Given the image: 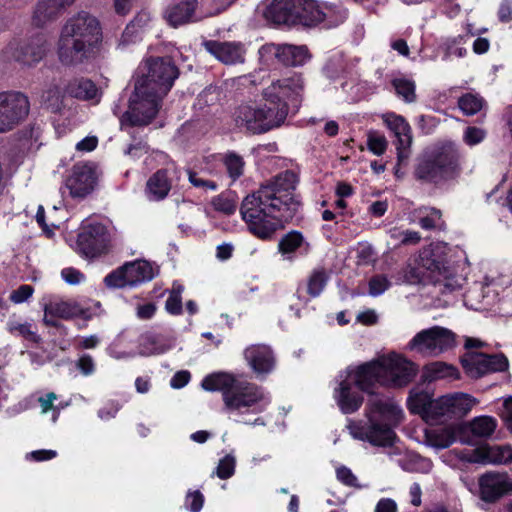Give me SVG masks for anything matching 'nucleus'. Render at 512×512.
<instances>
[{
  "label": "nucleus",
  "mask_w": 512,
  "mask_h": 512,
  "mask_svg": "<svg viewBox=\"0 0 512 512\" xmlns=\"http://www.w3.org/2000/svg\"><path fill=\"white\" fill-rule=\"evenodd\" d=\"M174 346L175 341L171 337L146 333L140 337L139 354L143 356L159 355L166 353Z\"/></svg>",
  "instance_id": "nucleus-31"
},
{
  "label": "nucleus",
  "mask_w": 512,
  "mask_h": 512,
  "mask_svg": "<svg viewBox=\"0 0 512 512\" xmlns=\"http://www.w3.org/2000/svg\"><path fill=\"white\" fill-rule=\"evenodd\" d=\"M388 235L394 247L416 245L421 241V235L417 231L392 227Z\"/></svg>",
  "instance_id": "nucleus-41"
},
{
  "label": "nucleus",
  "mask_w": 512,
  "mask_h": 512,
  "mask_svg": "<svg viewBox=\"0 0 512 512\" xmlns=\"http://www.w3.org/2000/svg\"><path fill=\"white\" fill-rule=\"evenodd\" d=\"M120 409V403L111 400L104 404V406L98 410L97 415L102 421H109L116 417Z\"/></svg>",
  "instance_id": "nucleus-58"
},
{
  "label": "nucleus",
  "mask_w": 512,
  "mask_h": 512,
  "mask_svg": "<svg viewBox=\"0 0 512 512\" xmlns=\"http://www.w3.org/2000/svg\"><path fill=\"white\" fill-rule=\"evenodd\" d=\"M205 49L224 64L232 65L244 62L245 48L240 42L207 41Z\"/></svg>",
  "instance_id": "nucleus-28"
},
{
  "label": "nucleus",
  "mask_w": 512,
  "mask_h": 512,
  "mask_svg": "<svg viewBox=\"0 0 512 512\" xmlns=\"http://www.w3.org/2000/svg\"><path fill=\"white\" fill-rule=\"evenodd\" d=\"M222 161L232 181H236L243 175L245 162L242 156L235 152H228L223 156Z\"/></svg>",
  "instance_id": "nucleus-43"
},
{
  "label": "nucleus",
  "mask_w": 512,
  "mask_h": 512,
  "mask_svg": "<svg viewBox=\"0 0 512 512\" xmlns=\"http://www.w3.org/2000/svg\"><path fill=\"white\" fill-rule=\"evenodd\" d=\"M497 427V421L490 416L475 417L466 426H462V434L469 432L474 438L485 439L490 437Z\"/></svg>",
  "instance_id": "nucleus-35"
},
{
  "label": "nucleus",
  "mask_w": 512,
  "mask_h": 512,
  "mask_svg": "<svg viewBox=\"0 0 512 512\" xmlns=\"http://www.w3.org/2000/svg\"><path fill=\"white\" fill-rule=\"evenodd\" d=\"M260 60L266 65H272L275 61L281 63V44L269 43L259 49Z\"/></svg>",
  "instance_id": "nucleus-49"
},
{
  "label": "nucleus",
  "mask_w": 512,
  "mask_h": 512,
  "mask_svg": "<svg viewBox=\"0 0 512 512\" xmlns=\"http://www.w3.org/2000/svg\"><path fill=\"white\" fill-rule=\"evenodd\" d=\"M6 327L8 332L13 336L22 337L23 339L34 343L40 341L36 327L32 323L25 321L20 317H10L7 321Z\"/></svg>",
  "instance_id": "nucleus-37"
},
{
  "label": "nucleus",
  "mask_w": 512,
  "mask_h": 512,
  "mask_svg": "<svg viewBox=\"0 0 512 512\" xmlns=\"http://www.w3.org/2000/svg\"><path fill=\"white\" fill-rule=\"evenodd\" d=\"M458 152L453 145H447L418 160L414 175L426 183L438 184L452 177L458 166Z\"/></svg>",
  "instance_id": "nucleus-9"
},
{
  "label": "nucleus",
  "mask_w": 512,
  "mask_h": 512,
  "mask_svg": "<svg viewBox=\"0 0 512 512\" xmlns=\"http://www.w3.org/2000/svg\"><path fill=\"white\" fill-rule=\"evenodd\" d=\"M297 177L284 171L242 201L240 213L249 231L262 240L273 237L298 212Z\"/></svg>",
  "instance_id": "nucleus-1"
},
{
  "label": "nucleus",
  "mask_w": 512,
  "mask_h": 512,
  "mask_svg": "<svg viewBox=\"0 0 512 512\" xmlns=\"http://www.w3.org/2000/svg\"><path fill=\"white\" fill-rule=\"evenodd\" d=\"M189 182L198 189L204 191L217 189V184L214 181L207 179L203 172H196L191 169L187 170Z\"/></svg>",
  "instance_id": "nucleus-53"
},
{
  "label": "nucleus",
  "mask_w": 512,
  "mask_h": 512,
  "mask_svg": "<svg viewBox=\"0 0 512 512\" xmlns=\"http://www.w3.org/2000/svg\"><path fill=\"white\" fill-rule=\"evenodd\" d=\"M141 39V34L139 33V30L133 27L130 23L126 26L120 41L118 43V48L125 49L130 44L137 42Z\"/></svg>",
  "instance_id": "nucleus-57"
},
{
  "label": "nucleus",
  "mask_w": 512,
  "mask_h": 512,
  "mask_svg": "<svg viewBox=\"0 0 512 512\" xmlns=\"http://www.w3.org/2000/svg\"><path fill=\"white\" fill-rule=\"evenodd\" d=\"M111 235L107 227L99 222L83 225L77 237V251L87 259L99 257L108 252Z\"/></svg>",
  "instance_id": "nucleus-18"
},
{
  "label": "nucleus",
  "mask_w": 512,
  "mask_h": 512,
  "mask_svg": "<svg viewBox=\"0 0 512 512\" xmlns=\"http://www.w3.org/2000/svg\"><path fill=\"white\" fill-rule=\"evenodd\" d=\"M304 92V81L300 74L277 79L263 89L262 95L274 109L284 106L285 119L289 113V103L296 104Z\"/></svg>",
  "instance_id": "nucleus-13"
},
{
  "label": "nucleus",
  "mask_w": 512,
  "mask_h": 512,
  "mask_svg": "<svg viewBox=\"0 0 512 512\" xmlns=\"http://www.w3.org/2000/svg\"><path fill=\"white\" fill-rule=\"evenodd\" d=\"M484 105L483 98L475 93H466L458 100L460 110L468 116L478 113Z\"/></svg>",
  "instance_id": "nucleus-44"
},
{
  "label": "nucleus",
  "mask_w": 512,
  "mask_h": 512,
  "mask_svg": "<svg viewBox=\"0 0 512 512\" xmlns=\"http://www.w3.org/2000/svg\"><path fill=\"white\" fill-rule=\"evenodd\" d=\"M206 391H221L224 410L235 422L250 426H265L263 413L271 403V396L263 387L218 372L207 375L201 382Z\"/></svg>",
  "instance_id": "nucleus-2"
},
{
  "label": "nucleus",
  "mask_w": 512,
  "mask_h": 512,
  "mask_svg": "<svg viewBox=\"0 0 512 512\" xmlns=\"http://www.w3.org/2000/svg\"><path fill=\"white\" fill-rule=\"evenodd\" d=\"M42 305L45 313L57 318L68 320L78 316L87 317L85 310L75 301L51 297L43 299Z\"/></svg>",
  "instance_id": "nucleus-30"
},
{
  "label": "nucleus",
  "mask_w": 512,
  "mask_h": 512,
  "mask_svg": "<svg viewBox=\"0 0 512 512\" xmlns=\"http://www.w3.org/2000/svg\"><path fill=\"white\" fill-rule=\"evenodd\" d=\"M432 400L426 391H411L407 405L411 413L419 414L425 420Z\"/></svg>",
  "instance_id": "nucleus-40"
},
{
  "label": "nucleus",
  "mask_w": 512,
  "mask_h": 512,
  "mask_svg": "<svg viewBox=\"0 0 512 512\" xmlns=\"http://www.w3.org/2000/svg\"><path fill=\"white\" fill-rule=\"evenodd\" d=\"M383 121L397 139V159L398 163L402 164L410 156V146L412 144L411 127L402 116L395 113L383 115Z\"/></svg>",
  "instance_id": "nucleus-23"
},
{
  "label": "nucleus",
  "mask_w": 512,
  "mask_h": 512,
  "mask_svg": "<svg viewBox=\"0 0 512 512\" xmlns=\"http://www.w3.org/2000/svg\"><path fill=\"white\" fill-rule=\"evenodd\" d=\"M310 58L305 45L281 44V64L286 66H302Z\"/></svg>",
  "instance_id": "nucleus-36"
},
{
  "label": "nucleus",
  "mask_w": 512,
  "mask_h": 512,
  "mask_svg": "<svg viewBox=\"0 0 512 512\" xmlns=\"http://www.w3.org/2000/svg\"><path fill=\"white\" fill-rule=\"evenodd\" d=\"M392 85L396 91V94L405 102L412 103L415 101V83L412 80L403 77L395 78L392 81Z\"/></svg>",
  "instance_id": "nucleus-45"
},
{
  "label": "nucleus",
  "mask_w": 512,
  "mask_h": 512,
  "mask_svg": "<svg viewBox=\"0 0 512 512\" xmlns=\"http://www.w3.org/2000/svg\"><path fill=\"white\" fill-rule=\"evenodd\" d=\"M362 364L349 366L334 379L333 398L344 414L359 410L364 401V392H371L373 386Z\"/></svg>",
  "instance_id": "nucleus-7"
},
{
  "label": "nucleus",
  "mask_w": 512,
  "mask_h": 512,
  "mask_svg": "<svg viewBox=\"0 0 512 512\" xmlns=\"http://www.w3.org/2000/svg\"><path fill=\"white\" fill-rule=\"evenodd\" d=\"M365 419L350 421L347 425L350 435L376 447H389L390 459L401 454L399 447H394L397 438L394 431L403 420L404 414L400 404L393 398L375 396L368 400Z\"/></svg>",
  "instance_id": "nucleus-3"
},
{
  "label": "nucleus",
  "mask_w": 512,
  "mask_h": 512,
  "mask_svg": "<svg viewBox=\"0 0 512 512\" xmlns=\"http://www.w3.org/2000/svg\"><path fill=\"white\" fill-rule=\"evenodd\" d=\"M212 205L216 211H219L226 215L233 214L237 209V204L234 198L227 194H221L216 196L212 200Z\"/></svg>",
  "instance_id": "nucleus-51"
},
{
  "label": "nucleus",
  "mask_w": 512,
  "mask_h": 512,
  "mask_svg": "<svg viewBox=\"0 0 512 512\" xmlns=\"http://www.w3.org/2000/svg\"><path fill=\"white\" fill-rule=\"evenodd\" d=\"M29 100L23 93H0V133L15 128L29 113Z\"/></svg>",
  "instance_id": "nucleus-19"
},
{
  "label": "nucleus",
  "mask_w": 512,
  "mask_h": 512,
  "mask_svg": "<svg viewBox=\"0 0 512 512\" xmlns=\"http://www.w3.org/2000/svg\"><path fill=\"white\" fill-rule=\"evenodd\" d=\"M301 0H274L264 11V17L275 24L296 25V9Z\"/></svg>",
  "instance_id": "nucleus-29"
},
{
  "label": "nucleus",
  "mask_w": 512,
  "mask_h": 512,
  "mask_svg": "<svg viewBox=\"0 0 512 512\" xmlns=\"http://www.w3.org/2000/svg\"><path fill=\"white\" fill-rule=\"evenodd\" d=\"M102 41L98 19L86 11L68 18L61 28L57 43L59 60L64 65H76L88 59Z\"/></svg>",
  "instance_id": "nucleus-4"
},
{
  "label": "nucleus",
  "mask_w": 512,
  "mask_h": 512,
  "mask_svg": "<svg viewBox=\"0 0 512 512\" xmlns=\"http://www.w3.org/2000/svg\"><path fill=\"white\" fill-rule=\"evenodd\" d=\"M441 212L437 209H430L429 213L419 219V225L425 230H431L439 225Z\"/></svg>",
  "instance_id": "nucleus-59"
},
{
  "label": "nucleus",
  "mask_w": 512,
  "mask_h": 512,
  "mask_svg": "<svg viewBox=\"0 0 512 512\" xmlns=\"http://www.w3.org/2000/svg\"><path fill=\"white\" fill-rule=\"evenodd\" d=\"M343 92L347 95L346 99L350 102H356L365 97L370 91L371 86L368 82L360 80L356 76H350L341 83Z\"/></svg>",
  "instance_id": "nucleus-38"
},
{
  "label": "nucleus",
  "mask_w": 512,
  "mask_h": 512,
  "mask_svg": "<svg viewBox=\"0 0 512 512\" xmlns=\"http://www.w3.org/2000/svg\"><path fill=\"white\" fill-rule=\"evenodd\" d=\"M33 288L30 285H22L10 294V300L16 304L23 303L33 294Z\"/></svg>",
  "instance_id": "nucleus-64"
},
{
  "label": "nucleus",
  "mask_w": 512,
  "mask_h": 512,
  "mask_svg": "<svg viewBox=\"0 0 512 512\" xmlns=\"http://www.w3.org/2000/svg\"><path fill=\"white\" fill-rule=\"evenodd\" d=\"M455 346V334L442 326L423 329L408 342L407 349L425 356H438Z\"/></svg>",
  "instance_id": "nucleus-14"
},
{
  "label": "nucleus",
  "mask_w": 512,
  "mask_h": 512,
  "mask_svg": "<svg viewBox=\"0 0 512 512\" xmlns=\"http://www.w3.org/2000/svg\"><path fill=\"white\" fill-rule=\"evenodd\" d=\"M336 476L341 483L347 486H357L356 476L352 473V471L349 468L345 466H341L336 469Z\"/></svg>",
  "instance_id": "nucleus-63"
},
{
  "label": "nucleus",
  "mask_w": 512,
  "mask_h": 512,
  "mask_svg": "<svg viewBox=\"0 0 512 512\" xmlns=\"http://www.w3.org/2000/svg\"><path fill=\"white\" fill-rule=\"evenodd\" d=\"M480 497L486 502H494L512 491V480L506 473L489 472L479 478Z\"/></svg>",
  "instance_id": "nucleus-25"
},
{
  "label": "nucleus",
  "mask_w": 512,
  "mask_h": 512,
  "mask_svg": "<svg viewBox=\"0 0 512 512\" xmlns=\"http://www.w3.org/2000/svg\"><path fill=\"white\" fill-rule=\"evenodd\" d=\"M303 243V235L300 232L291 231L280 240L279 251L283 255H290L300 248Z\"/></svg>",
  "instance_id": "nucleus-48"
},
{
  "label": "nucleus",
  "mask_w": 512,
  "mask_h": 512,
  "mask_svg": "<svg viewBox=\"0 0 512 512\" xmlns=\"http://www.w3.org/2000/svg\"><path fill=\"white\" fill-rule=\"evenodd\" d=\"M391 286V282L387 276L378 274L370 278L368 282V293L372 297H378L387 291Z\"/></svg>",
  "instance_id": "nucleus-50"
},
{
  "label": "nucleus",
  "mask_w": 512,
  "mask_h": 512,
  "mask_svg": "<svg viewBox=\"0 0 512 512\" xmlns=\"http://www.w3.org/2000/svg\"><path fill=\"white\" fill-rule=\"evenodd\" d=\"M235 468H236V457L232 454H226L224 457H222L215 470L212 472L211 476H217L218 478L222 480H227L231 478L235 474Z\"/></svg>",
  "instance_id": "nucleus-46"
},
{
  "label": "nucleus",
  "mask_w": 512,
  "mask_h": 512,
  "mask_svg": "<svg viewBox=\"0 0 512 512\" xmlns=\"http://www.w3.org/2000/svg\"><path fill=\"white\" fill-rule=\"evenodd\" d=\"M474 33L467 32L465 34H459L457 36L448 37L444 42L445 54L444 59L447 60L453 56L462 58L467 54L465 45L470 40Z\"/></svg>",
  "instance_id": "nucleus-39"
},
{
  "label": "nucleus",
  "mask_w": 512,
  "mask_h": 512,
  "mask_svg": "<svg viewBox=\"0 0 512 512\" xmlns=\"http://www.w3.org/2000/svg\"><path fill=\"white\" fill-rule=\"evenodd\" d=\"M232 123L240 131L262 134L280 127L285 121L284 106L274 109L269 104L242 103L231 115Z\"/></svg>",
  "instance_id": "nucleus-8"
},
{
  "label": "nucleus",
  "mask_w": 512,
  "mask_h": 512,
  "mask_svg": "<svg viewBox=\"0 0 512 512\" xmlns=\"http://www.w3.org/2000/svg\"><path fill=\"white\" fill-rule=\"evenodd\" d=\"M76 0H39L34 8L32 24L42 28L55 21Z\"/></svg>",
  "instance_id": "nucleus-27"
},
{
  "label": "nucleus",
  "mask_w": 512,
  "mask_h": 512,
  "mask_svg": "<svg viewBox=\"0 0 512 512\" xmlns=\"http://www.w3.org/2000/svg\"><path fill=\"white\" fill-rule=\"evenodd\" d=\"M486 131L480 127L468 126L463 131V142L472 147L480 144L486 138Z\"/></svg>",
  "instance_id": "nucleus-55"
},
{
  "label": "nucleus",
  "mask_w": 512,
  "mask_h": 512,
  "mask_svg": "<svg viewBox=\"0 0 512 512\" xmlns=\"http://www.w3.org/2000/svg\"><path fill=\"white\" fill-rule=\"evenodd\" d=\"M301 3L296 9L295 20L296 25L313 26L324 20L331 11V8H326L324 11L315 0H301Z\"/></svg>",
  "instance_id": "nucleus-32"
},
{
  "label": "nucleus",
  "mask_w": 512,
  "mask_h": 512,
  "mask_svg": "<svg viewBox=\"0 0 512 512\" xmlns=\"http://www.w3.org/2000/svg\"><path fill=\"white\" fill-rule=\"evenodd\" d=\"M61 276H62V279L67 284H70V285H77L85 280L84 274L81 273L79 270L72 268V267L64 268L61 271Z\"/></svg>",
  "instance_id": "nucleus-61"
},
{
  "label": "nucleus",
  "mask_w": 512,
  "mask_h": 512,
  "mask_svg": "<svg viewBox=\"0 0 512 512\" xmlns=\"http://www.w3.org/2000/svg\"><path fill=\"white\" fill-rule=\"evenodd\" d=\"M476 401L464 393H455L432 400L425 421L431 425L443 423L446 420L467 414Z\"/></svg>",
  "instance_id": "nucleus-16"
},
{
  "label": "nucleus",
  "mask_w": 512,
  "mask_h": 512,
  "mask_svg": "<svg viewBox=\"0 0 512 512\" xmlns=\"http://www.w3.org/2000/svg\"><path fill=\"white\" fill-rule=\"evenodd\" d=\"M165 309L172 315L181 314L182 297H179L178 293H170L165 303Z\"/></svg>",
  "instance_id": "nucleus-62"
},
{
  "label": "nucleus",
  "mask_w": 512,
  "mask_h": 512,
  "mask_svg": "<svg viewBox=\"0 0 512 512\" xmlns=\"http://www.w3.org/2000/svg\"><path fill=\"white\" fill-rule=\"evenodd\" d=\"M426 378L429 381L438 379H456L458 372L455 367L444 362H433L425 368Z\"/></svg>",
  "instance_id": "nucleus-42"
},
{
  "label": "nucleus",
  "mask_w": 512,
  "mask_h": 512,
  "mask_svg": "<svg viewBox=\"0 0 512 512\" xmlns=\"http://www.w3.org/2000/svg\"><path fill=\"white\" fill-rule=\"evenodd\" d=\"M156 273L157 268L151 263L145 260H137L126 263L109 273L104 278V282L110 288L135 287L152 280Z\"/></svg>",
  "instance_id": "nucleus-17"
},
{
  "label": "nucleus",
  "mask_w": 512,
  "mask_h": 512,
  "mask_svg": "<svg viewBox=\"0 0 512 512\" xmlns=\"http://www.w3.org/2000/svg\"><path fill=\"white\" fill-rule=\"evenodd\" d=\"M370 382L388 388L409 385L418 373V366L403 354L391 351L362 364Z\"/></svg>",
  "instance_id": "nucleus-6"
},
{
  "label": "nucleus",
  "mask_w": 512,
  "mask_h": 512,
  "mask_svg": "<svg viewBox=\"0 0 512 512\" xmlns=\"http://www.w3.org/2000/svg\"><path fill=\"white\" fill-rule=\"evenodd\" d=\"M484 343L476 338H467L465 347L468 351L462 357V366L472 378H479L488 373L501 372L507 369L508 360L503 354L490 355L472 349L481 348Z\"/></svg>",
  "instance_id": "nucleus-11"
},
{
  "label": "nucleus",
  "mask_w": 512,
  "mask_h": 512,
  "mask_svg": "<svg viewBox=\"0 0 512 512\" xmlns=\"http://www.w3.org/2000/svg\"><path fill=\"white\" fill-rule=\"evenodd\" d=\"M454 452L459 459L470 463L507 464L512 462V447L508 445L487 446L483 449L454 450Z\"/></svg>",
  "instance_id": "nucleus-21"
},
{
  "label": "nucleus",
  "mask_w": 512,
  "mask_h": 512,
  "mask_svg": "<svg viewBox=\"0 0 512 512\" xmlns=\"http://www.w3.org/2000/svg\"><path fill=\"white\" fill-rule=\"evenodd\" d=\"M147 72L139 76L136 84L147 87L159 95L166 96L178 77L176 66L165 58L150 59L146 63Z\"/></svg>",
  "instance_id": "nucleus-15"
},
{
  "label": "nucleus",
  "mask_w": 512,
  "mask_h": 512,
  "mask_svg": "<svg viewBox=\"0 0 512 512\" xmlns=\"http://www.w3.org/2000/svg\"><path fill=\"white\" fill-rule=\"evenodd\" d=\"M327 282V276L324 271L316 270L314 271L308 281V293L312 297H317L323 291Z\"/></svg>",
  "instance_id": "nucleus-52"
},
{
  "label": "nucleus",
  "mask_w": 512,
  "mask_h": 512,
  "mask_svg": "<svg viewBox=\"0 0 512 512\" xmlns=\"http://www.w3.org/2000/svg\"><path fill=\"white\" fill-rule=\"evenodd\" d=\"M95 183L96 177L92 166L77 164L65 181V189L69 191L72 198L83 199L93 191Z\"/></svg>",
  "instance_id": "nucleus-22"
},
{
  "label": "nucleus",
  "mask_w": 512,
  "mask_h": 512,
  "mask_svg": "<svg viewBox=\"0 0 512 512\" xmlns=\"http://www.w3.org/2000/svg\"><path fill=\"white\" fill-rule=\"evenodd\" d=\"M64 95L58 86H51L43 91L41 102L48 109L56 112L61 109Z\"/></svg>",
  "instance_id": "nucleus-47"
},
{
  "label": "nucleus",
  "mask_w": 512,
  "mask_h": 512,
  "mask_svg": "<svg viewBox=\"0 0 512 512\" xmlns=\"http://www.w3.org/2000/svg\"><path fill=\"white\" fill-rule=\"evenodd\" d=\"M67 95L79 100H94L99 102L100 92L93 81L87 78H75L71 80L65 89Z\"/></svg>",
  "instance_id": "nucleus-34"
},
{
  "label": "nucleus",
  "mask_w": 512,
  "mask_h": 512,
  "mask_svg": "<svg viewBox=\"0 0 512 512\" xmlns=\"http://www.w3.org/2000/svg\"><path fill=\"white\" fill-rule=\"evenodd\" d=\"M243 355L248 366L258 378L268 375L275 368L274 353L267 345H250L244 350Z\"/></svg>",
  "instance_id": "nucleus-24"
},
{
  "label": "nucleus",
  "mask_w": 512,
  "mask_h": 512,
  "mask_svg": "<svg viewBox=\"0 0 512 512\" xmlns=\"http://www.w3.org/2000/svg\"><path fill=\"white\" fill-rule=\"evenodd\" d=\"M219 95V91L216 87H208L198 95L195 105L201 109L204 106L213 105L219 101Z\"/></svg>",
  "instance_id": "nucleus-56"
},
{
  "label": "nucleus",
  "mask_w": 512,
  "mask_h": 512,
  "mask_svg": "<svg viewBox=\"0 0 512 512\" xmlns=\"http://www.w3.org/2000/svg\"><path fill=\"white\" fill-rule=\"evenodd\" d=\"M221 9L207 11L198 6L197 0H182L173 2L164 11V18L174 28L220 13Z\"/></svg>",
  "instance_id": "nucleus-20"
},
{
  "label": "nucleus",
  "mask_w": 512,
  "mask_h": 512,
  "mask_svg": "<svg viewBox=\"0 0 512 512\" xmlns=\"http://www.w3.org/2000/svg\"><path fill=\"white\" fill-rule=\"evenodd\" d=\"M204 503V496L200 491H189L186 495L185 506L191 512H199Z\"/></svg>",
  "instance_id": "nucleus-60"
},
{
  "label": "nucleus",
  "mask_w": 512,
  "mask_h": 512,
  "mask_svg": "<svg viewBox=\"0 0 512 512\" xmlns=\"http://www.w3.org/2000/svg\"><path fill=\"white\" fill-rule=\"evenodd\" d=\"M457 439L466 444H473L474 440L462 437L461 425H448L430 428L425 431V443L436 449H444L452 445Z\"/></svg>",
  "instance_id": "nucleus-26"
},
{
  "label": "nucleus",
  "mask_w": 512,
  "mask_h": 512,
  "mask_svg": "<svg viewBox=\"0 0 512 512\" xmlns=\"http://www.w3.org/2000/svg\"><path fill=\"white\" fill-rule=\"evenodd\" d=\"M49 44L45 34L38 33L28 41L14 38L2 51V57L7 62H17L24 66L39 63L46 55Z\"/></svg>",
  "instance_id": "nucleus-12"
},
{
  "label": "nucleus",
  "mask_w": 512,
  "mask_h": 512,
  "mask_svg": "<svg viewBox=\"0 0 512 512\" xmlns=\"http://www.w3.org/2000/svg\"><path fill=\"white\" fill-rule=\"evenodd\" d=\"M415 271L441 293L462 287L465 278L452 259V250L444 242L431 243L423 247L415 260Z\"/></svg>",
  "instance_id": "nucleus-5"
},
{
  "label": "nucleus",
  "mask_w": 512,
  "mask_h": 512,
  "mask_svg": "<svg viewBox=\"0 0 512 512\" xmlns=\"http://www.w3.org/2000/svg\"><path fill=\"white\" fill-rule=\"evenodd\" d=\"M170 189L171 180L168 170L160 169L148 179L145 194L150 201H160L168 195Z\"/></svg>",
  "instance_id": "nucleus-33"
},
{
  "label": "nucleus",
  "mask_w": 512,
  "mask_h": 512,
  "mask_svg": "<svg viewBox=\"0 0 512 512\" xmlns=\"http://www.w3.org/2000/svg\"><path fill=\"white\" fill-rule=\"evenodd\" d=\"M164 95L148 90L135 83L134 92L129 100V108L121 117L122 128L130 126H146L157 116Z\"/></svg>",
  "instance_id": "nucleus-10"
},
{
  "label": "nucleus",
  "mask_w": 512,
  "mask_h": 512,
  "mask_svg": "<svg viewBox=\"0 0 512 512\" xmlns=\"http://www.w3.org/2000/svg\"><path fill=\"white\" fill-rule=\"evenodd\" d=\"M368 149L375 155H382L387 148V140L384 135L371 131L367 135Z\"/></svg>",
  "instance_id": "nucleus-54"
}]
</instances>
